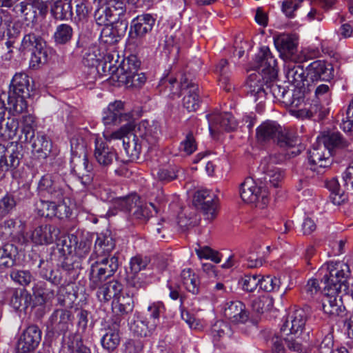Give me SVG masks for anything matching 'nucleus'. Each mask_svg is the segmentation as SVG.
<instances>
[{
    "mask_svg": "<svg viewBox=\"0 0 353 353\" xmlns=\"http://www.w3.org/2000/svg\"><path fill=\"white\" fill-rule=\"evenodd\" d=\"M33 151L41 154L43 158L47 157L52 149L51 141L43 133L38 132L36 137L30 141Z\"/></svg>",
    "mask_w": 353,
    "mask_h": 353,
    "instance_id": "e433bc0d",
    "label": "nucleus"
},
{
    "mask_svg": "<svg viewBox=\"0 0 353 353\" xmlns=\"http://www.w3.org/2000/svg\"><path fill=\"white\" fill-rule=\"evenodd\" d=\"M276 61L267 46H263L256 55L255 68L258 73L251 74L245 83L247 94L254 97V101L261 103L268 95L265 83L267 79L276 77Z\"/></svg>",
    "mask_w": 353,
    "mask_h": 353,
    "instance_id": "f03ea898",
    "label": "nucleus"
},
{
    "mask_svg": "<svg viewBox=\"0 0 353 353\" xmlns=\"http://www.w3.org/2000/svg\"><path fill=\"white\" fill-rule=\"evenodd\" d=\"M41 339V331L37 325L28 327L20 336L17 345V353H27L34 350Z\"/></svg>",
    "mask_w": 353,
    "mask_h": 353,
    "instance_id": "6ab92c4d",
    "label": "nucleus"
},
{
    "mask_svg": "<svg viewBox=\"0 0 353 353\" xmlns=\"http://www.w3.org/2000/svg\"><path fill=\"white\" fill-rule=\"evenodd\" d=\"M54 216L63 219L71 214V209L64 202L63 199L60 201H55Z\"/></svg>",
    "mask_w": 353,
    "mask_h": 353,
    "instance_id": "e2e57ef3",
    "label": "nucleus"
},
{
    "mask_svg": "<svg viewBox=\"0 0 353 353\" xmlns=\"http://www.w3.org/2000/svg\"><path fill=\"white\" fill-rule=\"evenodd\" d=\"M193 204L201 210L206 219H212L216 213V195L208 190H200L194 193Z\"/></svg>",
    "mask_w": 353,
    "mask_h": 353,
    "instance_id": "a211bd4d",
    "label": "nucleus"
},
{
    "mask_svg": "<svg viewBox=\"0 0 353 353\" xmlns=\"http://www.w3.org/2000/svg\"><path fill=\"white\" fill-rule=\"evenodd\" d=\"M141 65L140 61L135 55H130L127 59L116 61V70L112 74V85L127 88H141L146 81L144 73H138Z\"/></svg>",
    "mask_w": 353,
    "mask_h": 353,
    "instance_id": "7ed1b4c3",
    "label": "nucleus"
},
{
    "mask_svg": "<svg viewBox=\"0 0 353 353\" xmlns=\"http://www.w3.org/2000/svg\"><path fill=\"white\" fill-rule=\"evenodd\" d=\"M296 37L293 34H283L274 39V45L281 55L290 59L296 51Z\"/></svg>",
    "mask_w": 353,
    "mask_h": 353,
    "instance_id": "a878e982",
    "label": "nucleus"
},
{
    "mask_svg": "<svg viewBox=\"0 0 353 353\" xmlns=\"http://www.w3.org/2000/svg\"><path fill=\"white\" fill-rule=\"evenodd\" d=\"M240 195L243 201L254 203L263 208L268 203V192L265 188L258 186L252 178H247L240 186Z\"/></svg>",
    "mask_w": 353,
    "mask_h": 353,
    "instance_id": "9d476101",
    "label": "nucleus"
},
{
    "mask_svg": "<svg viewBox=\"0 0 353 353\" xmlns=\"http://www.w3.org/2000/svg\"><path fill=\"white\" fill-rule=\"evenodd\" d=\"M178 172L175 168L159 169L157 172V177L161 181L169 182L177 177Z\"/></svg>",
    "mask_w": 353,
    "mask_h": 353,
    "instance_id": "69168bd1",
    "label": "nucleus"
},
{
    "mask_svg": "<svg viewBox=\"0 0 353 353\" xmlns=\"http://www.w3.org/2000/svg\"><path fill=\"white\" fill-rule=\"evenodd\" d=\"M55 201L39 200L37 201L35 204V208L38 214L43 217H54Z\"/></svg>",
    "mask_w": 353,
    "mask_h": 353,
    "instance_id": "8fccbe9b",
    "label": "nucleus"
},
{
    "mask_svg": "<svg viewBox=\"0 0 353 353\" xmlns=\"http://www.w3.org/2000/svg\"><path fill=\"white\" fill-rule=\"evenodd\" d=\"M53 17L57 20H69L73 15L70 0H57L52 8Z\"/></svg>",
    "mask_w": 353,
    "mask_h": 353,
    "instance_id": "72a5a7b5",
    "label": "nucleus"
},
{
    "mask_svg": "<svg viewBox=\"0 0 353 353\" xmlns=\"http://www.w3.org/2000/svg\"><path fill=\"white\" fill-rule=\"evenodd\" d=\"M130 328L133 334L137 336H145L147 334L148 326L139 318L130 323Z\"/></svg>",
    "mask_w": 353,
    "mask_h": 353,
    "instance_id": "338daca9",
    "label": "nucleus"
},
{
    "mask_svg": "<svg viewBox=\"0 0 353 353\" xmlns=\"http://www.w3.org/2000/svg\"><path fill=\"white\" fill-rule=\"evenodd\" d=\"M208 120L210 122L209 129L212 134L221 130L232 131L234 130L237 126V123L233 116L228 112L210 116Z\"/></svg>",
    "mask_w": 353,
    "mask_h": 353,
    "instance_id": "393cba45",
    "label": "nucleus"
},
{
    "mask_svg": "<svg viewBox=\"0 0 353 353\" xmlns=\"http://www.w3.org/2000/svg\"><path fill=\"white\" fill-rule=\"evenodd\" d=\"M72 28L68 24L62 23L56 28L53 38L56 43L62 45L67 43L72 39Z\"/></svg>",
    "mask_w": 353,
    "mask_h": 353,
    "instance_id": "49530a36",
    "label": "nucleus"
},
{
    "mask_svg": "<svg viewBox=\"0 0 353 353\" xmlns=\"http://www.w3.org/2000/svg\"><path fill=\"white\" fill-rule=\"evenodd\" d=\"M92 241L88 238H83L80 241L77 240V245H74V254L79 257L85 256L90 252Z\"/></svg>",
    "mask_w": 353,
    "mask_h": 353,
    "instance_id": "680f3d73",
    "label": "nucleus"
},
{
    "mask_svg": "<svg viewBox=\"0 0 353 353\" xmlns=\"http://www.w3.org/2000/svg\"><path fill=\"white\" fill-rule=\"evenodd\" d=\"M17 205L16 196L12 194H6L0 201V215L8 214Z\"/></svg>",
    "mask_w": 353,
    "mask_h": 353,
    "instance_id": "6e6d98bb",
    "label": "nucleus"
},
{
    "mask_svg": "<svg viewBox=\"0 0 353 353\" xmlns=\"http://www.w3.org/2000/svg\"><path fill=\"white\" fill-rule=\"evenodd\" d=\"M318 139L331 153L334 148H345L348 146V142L342 137L339 132H329L319 137Z\"/></svg>",
    "mask_w": 353,
    "mask_h": 353,
    "instance_id": "c9c22d12",
    "label": "nucleus"
},
{
    "mask_svg": "<svg viewBox=\"0 0 353 353\" xmlns=\"http://www.w3.org/2000/svg\"><path fill=\"white\" fill-rule=\"evenodd\" d=\"M343 131L350 132L353 135V99L350 102L346 111V117L343 118L341 124Z\"/></svg>",
    "mask_w": 353,
    "mask_h": 353,
    "instance_id": "052dcab7",
    "label": "nucleus"
},
{
    "mask_svg": "<svg viewBox=\"0 0 353 353\" xmlns=\"http://www.w3.org/2000/svg\"><path fill=\"white\" fill-rule=\"evenodd\" d=\"M99 57L100 53L99 48L95 45H92L83 50L82 54V63L88 68H97L99 63Z\"/></svg>",
    "mask_w": 353,
    "mask_h": 353,
    "instance_id": "a19ab883",
    "label": "nucleus"
},
{
    "mask_svg": "<svg viewBox=\"0 0 353 353\" xmlns=\"http://www.w3.org/2000/svg\"><path fill=\"white\" fill-rule=\"evenodd\" d=\"M274 80H266L265 86L268 94L270 93L274 99L284 103L290 92L285 87L275 83Z\"/></svg>",
    "mask_w": 353,
    "mask_h": 353,
    "instance_id": "37998d69",
    "label": "nucleus"
},
{
    "mask_svg": "<svg viewBox=\"0 0 353 353\" xmlns=\"http://www.w3.org/2000/svg\"><path fill=\"white\" fill-rule=\"evenodd\" d=\"M307 80L315 82L319 81H329L334 77V68L332 64L324 61L317 60L307 67Z\"/></svg>",
    "mask_w": 353,
    "mask_h": 353,
    "instance_id": "aec40b11",
    "label": "nucleus"
},
{
    "mask_svg": "<svg viewBox=\"0 0 353 353\" xmlns=\"http://www.w3.org/2000/svg\"><path fill=\"white\" fill-rule=\"evenodd\" d=\"M112 290L114 292L112 301V312L115 314L112 318V346L120 343L119 329L123 316L128 310H132V298L123 292V285L117 281H112Z\"/></svg>",
    "mask_w": 353,
    "mask_h": 353,
    "instance_id": "39448f33",
    "label": "nucleus"
},
{
    "mask_svg": "<svg viewBox=\"0 0 353 353\" xmlns=\"http://www.w3.org/2000/svg\"><path fill=\"white\" fill-rule=\"evenodd\" d=\"M64 183L60 181L57 174H46L38 183L37 189L40 194L48 196L51 200L60 201L64 199Z\"/></svg>",
    "mask_w": 353,
    "mask_h": 353,
    "instance_id": "4468645a",
    "label": "nucleus"
},
{
    "mask_svg": "<svg viewBox=\"0 0 353 353\" xmlns=\"http://www.w3.org/2000/svg\"><path fill=\"white\" fill-rule=\"evenodd\" d=\"M132 119V114L125 110L124 102L115 101L112 103V121L119 123L127 121V123H133Z\"/></svg>",
    "mask_w": 353,
    "mask_h": 353,
    "instance_id": "58836bf2",
    "label": "nucleus"
},
{
    "mask_svg": "<svg viewBox=\"0 0 353 353\" xmlns=\"http://www.w3.org/2000/svg\"><path fill=\"white\" fill-rule=\"evenodd\" d=\"M139 203V197L136 194L125 197L112 199V216L115 214L114 210L130 212L133 208L137 207L134 212V217L141 221H146L152 216L151 209L157 212L155 205L152 203L148 205H138Z\"/></svg>",
    "mask_w": 353,
    "mask_h": 353,
    "instance_id": "0eeeda50",
    "label": "nucleus"
},
{
    "mask_svg": "<svg viewBox=\"0 0 353 353\" xmlns=\"http://www.w3.org/2000/svg\"><path fill=\"white\" fill-rule=\"evenodd\" d=\"M52 330L58 334H65L72 325L71 312L65 309H57L50 317Z\"/></svg>",
    "mask_w": 353,
    "mask_h": 353,
    "instance_id": "b1692460",
    "label": "nucleus"
},
{
    "mask_svg": "<svg viewBox=\"0 0 353 353\" xmlns=\"http://www.w3.org/2000/svg\"><path fill=\"white\" fill-rule=\"evenodd\" d=\"M285 77L289 82L296 87H299L305 80L307 79L303 67L294 63H289L286 65Z\"/></svg>",
    "mask_w": 353,
    "mask_h": 353,
    "instance_id": "f704fd0d",
    "label": "nucleus"
},
{
    "mask_svg": "<svg viewBox=\"0 0 353 353\" xmlns=\"http://www.w3.org/2000/svg\"><path fill=\"white\" fill-rule=\"evenodd\" d=\"M71 159H79L87 157V144L81 137H74L70 141Z\"/></svg>",
    "mask_w": 353,
    "mask_h": 353,
    "instance_id": "c03bdc74",
    "label": "nucleus"
},
{
    "mask_svg": "<svg viewBox=\"0 0 353 353\" xmlns=\"http://www.w3.org/2000/svg\"><path fill=\"white\" fill-rule=\"evenodd\" d=\"M122 139L123 146L126 154L132 158L137 157L141 152L142 145L137 134L133 132V123L121 126L119 130L112 132V139Z\"/></svg>",
    "mask_w": 353,
    "mask_h": 353,
    "instance_id": "1a4fd4ad",
    "label": "nucleus"
},
{
    "mask_svg": "<svg viewBox=\"0 0 353 353\" xmlns=\"http://www.w3.org/2000/svg\"><path fill=\"white\" fill-rule=\"evenodd\" d=\"M109 137L107 132H104L103 138H97L95 141L94 157L99 163L103 165H108L110 163Z\"/></svg>",
    "mask_w": 353,
    "mask_h": 353,
    "instance_id": "c85d7f7f",
    "label": "nucleus"
},
{
    "mask_svg": "<svg viewBox=\"0 0 353 353\" xmlns=\"http://www.w3.org/2000/svg\"><path fill=\"white\" fill-rule=\"evenodd\" d=\"M21 148L17 142L8 143L7 145L0 143V178L19 166L22 157Z\"/></svg>",
    "mask_w": 353,
    "mask_h": 353,
    "instance_id": "f8f14e48",
    "label": "nucleus"
},
{
    "mask_svg": "<svg viewBox=\"0 0 353 353\" xmlns=\"http://www.w3.org/2000/svg\"><path fill=\"white\" fill-rule=\"evenodd\" d=\"M155 21V18L150 14H143L132 20V28L137 36L143 37L152 30Z\"/></svg>",
    "mask_w": 353,
    "mask_h": 353,
    "instance_id": "c756f323",
    "label": "nucleus"
},
{
    "mask_svg": "<svg viewBox=\"0 0 353 353\" xmlns=\"http://www.w3.org/2000/svg\"><path fill=\"white\" fill-rule=\"evenodd\" d=\"M10 277L14 282L23 286L29 285L34 279L30 271L21 270H12Z\"/></svg>",
    "mask_w": 353,
    "mask_h": 353,
    "instance_id": "603ef678",
    "label": "nucleus"
},
{
    "mask_svg": "<svg viewBox=\"0 0 353 353\" xmlns=\"http://www.w3.org/2000/svg\"><path fill=\"white\" fill-rule=\"evenodd\" d=\"M259 289L265 292H272L279 288L281 281L279 278L270 275L261 276L259 275Z\"/></svg>",
    "mask_w": 353,
    "mask_h": 353,
    "instance_id": "3c124183",
    "label": "nucleus"
},
{
    "mask_svg": "<svg viewBox=\"0 0 353 353\" xmlns=\"http://www.w3.org/2000/svg\"><path fill=\"white\" fill-rule=\"evenodd\" d=\"M308 308H297L291 310L281 327V339L283 336L301 332L308 318Z\"/></svg>",
    "mask_w": 353,
    "mask_h": 353,
    "instance_id": "2eb2a0df",
    "label": "nucleus"
},
{
    "mask_svg": "<svg viewBox=\"0 0 353 353\" xmlns=\"http://www.w3.org/2000/svg\"><path fill=\"white\" fill-rule=\"evenodd\" d=\"M60 230L53 225H43L36 228L32 232V241L37 245H48L57 241Z\"/></svg>",
    "mask_w": 353,
    "mask_h": 353,
    "instance_id": "4be33fe9",
    "label": "nucleus"
},
{
    "mask_svg": "<svg viewBox=\"0 0 353 353\" xmlns=\"http://www.w3.org/2000/svg\"><path fill=\"white\" fill-rule=\"evenodd\" d=\"M313 99L330 104L331 100L330 86L324 83L317 85L315 88L314 98Z\"/></svg>",
    "mask_w": 353,
    "mask_h": 353,
    "instance_id": "864d4df0",
    "label": "nucleus"
},
{
    "mask_svg": "<svg viewBox=\"0 0 353 353\" xmlns=\"http://www.w3.org/2000/svg\"><path fill=\"white\" fill-rule=\"evenodd\" d=\"M283 160V157L281 155L272 154L265 157L261 161L260 168L265 174V176L271 175L272 172L276 169H280L276 165Z\"/></svg>",
    "mask_w": 353,
    "mask_h": 353,
    "instance_id": "de8ad7c7",
    "label": "nucleus"
},
{
    "mask_svg": "<svg viewBox=\"0 0 353 353\" xmlns=\"http://www.w3.org/2000/svg\"><path fill=\"white\" fill-rule=\"evenodd\" d=\"M332 153L317 138L315 143L308 152L310 170L319 173L321 170L329 167L332 162Z\"/></svg>",
    "mask_w": 353,
    "mask_h": 353,
    "instance_id": "f3484780",
    "label": "nucleus"
},
{
    "mask_svg": "<svg viewBox=\"0 0 353 353\" xmlns=\"http://www.w3.org/2000/svg\"><path fill=\"white\" fill-rule=\"evenodd\" d=\"M259 275L257 274H248L245 275L241 279L242 288L247 292H253L257 287L259 288Z\"/></svg>",
    "mask_w": 353,
    "mask_h": 353,
    "instance_id": "13d9d810",
    "label": "nucleus"
},
{
    "mask_svg": "<svg viewBox=\"0 0 353 353\" xmlns=\"http://www.w3.org/2000/svg\"><path fill=\"white\" fill-rule=\"evenodd\" d=\"M325 270L323 310L330 315L339 316L344 309L339 294L349 292L347 279L350 274V267L343 261H332L327 263L326 267H322L321 271Z\"/></svg>",
    "mask_w": 353,
    "mask_h": 353,
    "instance_id": "f257e3e1",
    "label": "nucleus"
},
{
    "mask_svg": "<svg viewBox=\"0 0 353 353\" xmlns=\"http://www.w3.org/2000/svg\"><path fill=\"white\" fill-rule=\"evenodd\" d=\"M181 87L182 93L185 94L183 99V107L188 112L196 111L200 103L198 85L184 77L181 79Z\"/></svg>",
    "mask_w": 353,
    "mask_h": 353,
    "instance_id": "412c9836",
    "label": "nucleus"
},
{
    "mask_svg": "<svg viewBox=\"0 0 353 353\" xmlns=\"http://www.w3.org/2000/svg\"><path fill=\"white\" fill-rule=\"evenodd\" d=\"M17 248L12 244H6L0 248V268L12 267L15 263Z\"/></svg>",
    "mask_w": 353,
    "mask_h": 353,
    "instance_id": "ea45409f",
    "label": "nucleus"
},
{
    "mask_svg": "<svg viewBox=\"0 0 353 353\" xmlns=\"http://www.w3.org/2000/svg\"><path fill=\"white\" fill-rule=\"evenodd\" d=\"M196 149V143L192 132L187 134L185 139L181 141L179 150L184 152L186 154L190 155L192 154Z\"/></svg>",
    "mask_w": 353,
    "mask_h": 353,
    "instance_id": "bf43d9fd",
    "label": "nucleus"
},
{
    "mask_svg": "<svg viewBox=\"0 0 353 353\" xmlns=\"http://www.w3.org/2000/svg\"><path fill=\"white\" fill-rule=\"evenodd\" d=\"M22 50L31 52L30 67L34 68L47 61L48 49L46 41L34 33L26 34L21 41Z\"/></svg>",
    "mask_w": 353,
    "mask_h": 353,
    "instance_id": "6e6552de",
    "label": "nucleus"
},
{
    "mask_svg": "<svg viewBox=\"0 0 353 353\" xmlns=\"http://www.w3.org/2000/svg\"><path fill=\"white\" fill-rule=\"evenodd\" d=\"M181 319L190 326V328H199V323L196 321L195 318L190 314L189 311L184 305V303L181 301L179 306Z\"/></svg>",
    "mask_w": 353,
    "mask_h": 353,
    "instance_id": "774afa93",
    "label": "nucleus"
},
{
    "mask_svg": "<svg viewBox=\"0 0 353 353\" xmlns=\"http://www.w3.org/2000/svg\"><path fill=\"white\" fill-rule=\"evenodd\" d=\"M230 333V327L223 321H216L211 327V334L214 340L218 341L224 335Z\"/></svg>",
    "mask_w": 353,
    "mask_h": 353,
    "instance_id": "5fc2aeb1",
    "label": "nucleus"
},
{
    "mask_svg": "<svg viewBox=\"0 0 353 353\" xmlns=\"http://www.w3.org/2000/svg\"><path fill=\"white\" fill-rule=\"evenodd\" d=\"M32 303L31 294L24 289L14 290L10 299V305L15 310H26Z\"/></svg>",
    "mask_w": 353,
    "mask_h": 353,
    "instance_id": "2f4dec72",
    "label": "nucleus"
},
{
    "mask_svg": "<svg viewBox=\"0 0 353 353\" xmlns=\"http://www.w3.org/2000/svg\"><path fill=\"white\" fill-rule=\"evenodd\" d=\"M125 12L124 0H112V44L118 43L125 36L128 28Z\"/></svg>",
    "mask_w": 353,
    "mask_h": 353,
    "instance_id": "9b49d317",
    "label": "nucleus"
},
{
    "mask_svg": "<svg viewBox=\"0 0 353 353\" xmlns=\"http://www.w3.org/2000/svg\"><path fill=\"white\" fill-rule=\"evenodd\" d=\"M70 163L71 172L77 176L81 183L84 185L90 183L92 179L90 174L92 167L89 164L87 157L71 159Z\"/></svg>",
    "mask_w": 353,
    "mask_h": 353,
    "instance_id": "bb28decb",
    "label": "nucleus"
},
{
    "mask_svg": "<svg viewBox=\"0 0 353 353\" xmlns=\"http://www.w3.org/2000/svg\"><path fill=\"white\" fill-rule=\"evenodd\" d=\"M256 138L259 142L272 140L283 148H294L299 142L298 137L292 132L272 121H265L257 128Z\"/></svg>",
    "mask_w": 353,
    "mask_h": 353,
    "instance_id": "423d86ee",
    "label": "nucleus"
},
{
    "mask_svg": "<svg viewBox=\"0 0 353 353\" xmlns=\"http://www.w3.org/2000/svg\"><path fill=\"white\" fill-rule=\"evenodd\" d=\"M133 132L140 137L144 143L154 145L157 142L159 129L157 124H152L147 120L140 121L137 125L133 123Z\"/></svg>",
    "mask_w": 353,
    "mask_h": 353,
    "instance_id": "5701e85b",
    "label": "nucleus"
},
{
    "mask_svg": "<svg viewBox=\"0 0 353 353\" xmlns=\"http://www.w3.org/2000/svg\"><path fill=\"white\" fill-rule=\"evenodd\" d=\"M30 78L24 72L13 77L8 94V108L12 114L23 112L28 107L26 99L30 96Z\"/></svg>",
    "mask_w": 353,
    "mask_h": 353,
    "instance_id": "20e7f679",
    "label": "nucleus"
},
{
    "mask_svg": "<svg viewBox=\"0 0 353 353\" xmlns=\"http://www.w3.org/2000/svg\"><path fill=\"white\" fill-rule=\"evenodd\" d=\"M110 0L104 2L99 0L102 6L95 12V20L97 23L100 26H103L101 30L100 45L101 48L106 50L105 57L110 61V54L108 52L110 47V8L108 6Z\"/></svg>",
    "mask_w": 353,
    "mask_h": 353,
    "instance_id": "ddd939ff",
    "label": "nucleus"
},
{
    "mask_svg": "<svg viewBox=\"0 0 353 353\" xmlns=\"http://www.w3.org/2000/svg\"><path fill=\"white\" fill-rule=\"evenodd\" d=\"M125 240L123 239H114V242H112V251L116 250V252L111 259L112 272L118 268L124 259L123 252L125 250Z\"/></svg>",
    "mask_w": 353,
    "mask_h": 353,
    "instance_id": "79ce46f5",
    "label": "nucleus"
},
{
    "mask_svg": "<svg viewBox=\"0 0 353 353\" xmlns=\"http://www.w3.org/2000/svg\"><path fill=\"white\" fill-rule=\"evenodd\" d=\"M215 72L219 75V83L220 86L227 92L233 88L231 82V69L229 62L226 59H221L216 65Z\"/></svg>",
    "mask_w": 353,
    "mask_h": 353,
    "instance_id": "7c9ffc66",
    "label": "nucleus"
},
{
    "mask_svg": "<svg viewBox=\"0 0 353 353\" xmlns=\"http://www.w3.org/2000/svg\"><path fill=\"white\" fill-rule=\"evenodd\" d=\"M224 316L234 324H245L249 323L256 325L258 319L250 317L249 311L245 304L240 301H230L224 306Z\"/></svg>",
    "mask_w": 353,
    "mask_h": 353,
    "instance_id": "dca6fc26",
    "label": "nucleus"
},
{
    "mask_svg": "<svg viewBox=\"0 0 353 353\" xmlns=\"http://www.w3.org/2000/svg\"><path fill=\"white\" fill-rule=\"evenodd\" d=\"M159 85L165 88V94L171 98L179 97L181 92H182L181 84L179 85L176 79L173 77L162 79Z\"/></svg>",
    "mask_w": 353,
    "mask_h": 353,
    "instance_id": "a18cd8bd",
    "label": "nucleus"
},
{
    "mask_svg": "<svg viewBox=\"0 0 353 353\" xmlns=\"http://www.w3.org/2000/svg\"><path fill=\"white\" fill-rule=\"evenodd\" d=\"M19 129V122L14 117L3 119L0 121V139L8 141L17 136Z\"/></svg>",
    "mask_w": 353,
    "mask_h": 353,
    "instance_id": "473e14b6",
    "label": "nucleus"
},
{
    "mask_svg": "<svg viewBox=\"0 0 353 353\" xmlns=\"http://www.w3.org/2000/svg\"><path fill=\"white\" fill-rule=\"evenodd\" d=\"M32 291L34 295L41 297L44 303L51 301L55 296L54 290L48 288L46 283L43 282H38L34 284L32 288Z\"/></svg>",
    "mask_w": 353,
    "mask_h": 353,
    "instance_id": "09e8293b",
    "label": "nucleus"
},
{
    "mask_svg": "<svg viewBox=\"0 0 353 353\" xmlns=\"http://www.w3.org/2000/svg\"><path fill=\"white\" fill-rule=\"evenodd\" d=\"M77 243V236L74 234L64 236L57 244V248L64 260L66 256L74 253V245Z\"/></svg>",
    "mask_w": 353,
    "mask_h": 353,
    "instance_id": "4c0bfd02",
    "label": "nucleus"
},
{
    "mask_svg": "<svg viewBox=\"0 0 353 353\" xmlns=\"http://www.w3.org/2000/svg\"><path fill=\"white\" fill-rule=\"evenodd\" d=\"M321 290L319 281L316 279H310L303 288V293L307 299H310L314 297Z\"/></svg>",
    "mask_w": 353,
    "mask_h": 353,
    "instance_id": "0e129e2a",
    "label": "nucleus"
},
{
    "mask_svg": "<svg viewBox=\"0 0 353 353\" xmlns=\"http://www.w3.org/2000/svg\"><path fill=\"white\" fill-rule=\"evenodd\" d=\"M195 251L200 259H210L216 263H219L221 261V257L219 252L213 250L208 246L201 247L196 249Z\"/></svg>",
    "mask_w": 353,
    "mask_h": 353,
    "instance_id": "4d7b16f0",
    "label": "nucleus"
},
{
    "mask_svg": "<svg viewBox=\"0 0 353 353\" xmlns=\"http://www.w3.org/2000/svg\"><path fill=\"white\" fill-rule=\"evenodd\" d=\"M329 104L312 99L308 108H303L296 111V116L301 118L314 119V120L323 119L329 113Z\"/></svg>",
    "mask_w": 353,
    "mask_h": 353,
    "instance_id": "cd10ccee",
    "label": "nucleus"
}]
</instances>
